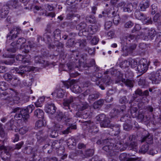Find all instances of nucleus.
Masks as SVG:
<instances>
[{
    "label": "nucleus",
    "instance_id": "44",
    "mask_svg": "<svg viewBox=\"0 0 161 161\" xmlns=\"http://www.w3.org/2000/svg\"><path fill=\"white\" fill-rule=\"evenodd\" d=\"M138 84L141 87L144 88L147 86L146 82L143 78H140L138 81Z\"/></svg>",
    "mask_w": 161,
    "mask_h": 161
},
{
    "label": "nucleus",
    "instance_id": "10",
    "mask_svg": "<svg viewBox=\"0 0 161 161\" xmlns=\"http://www.w3.org/2000/svg\"><path fill=\"white\" fill-rule=\"evenodd\" d=\"M119 7L123 8L125 12L130 13L133 9V6L131 3H125L124 2H121L118 4Z\"/></svg>",
    "mask_w": 161,
    "mask_h": 161
},
{
    "label": "nucleus",
    "instance_id": "50",
    "mask_svg": "<svg viewBox=\"0 0 161 161\" xmlns=\"http://www.w3.org/2000/svg\"><path fill=\"white\" fill-rule=\"evenodd\" d=\"M16 59L19 61H22L23 63H28V60H25V57L21 54L17 55L16 57Z\"/></svg>",
    "mask_w": 161,
    "mask_h": 161
},
{
    "label": "nucleus",
    "instance_id": "17",
    "mask_svg": "<svg viewBox=\"0 0 161 161\" xmlns=\"http://www.w3.org/2000/svg\"><path fill=\"white\" fill-rule=\"evenodd\" d=\"M36 138L37 141L41 143L45 141H48V135H44L42 131H39L36 134Z\"/></svg>",
    "mask_w": 161,
    "mask_h": 161
},
{
    "label": "nucleus",
    "instance_id": "22",
    "mask_svg": "<svg viewBox=\"0 0 161 161\" xmlns=\"http://www.w3.org/2000/svg\"><path fill=\"white\" fill-rule=\"evenodd\" d=\"M149 5V1L147 0H144L139 5L140 10L142 11H144L148 7Z\"/></svg>",
    "mask_w": 161,
    "mask_h": 161
},
{
    "label": "nucleus",
    "instance_id": "43",
    "mask_svg": "<svg viewBox=\"0 0 161 161\" xmlns=\"http://www.w3.org/2000/svg\"><path fill=\"white\" fill-rule=\"evenodd\" d=\"M94 151L93 149H88L85 151L84 155L85 158L92 156L94 153Z\"/></svg>",
    "mask_w": 161,
    "mask_h": 161
},
{
    "label": "nucleus",
    "instance_id": "38",
    "mask_svg": "<svg viewBox=\"0 0 161 161\" xmlns=\"http://www.w3.org/2000/svg\"><path fill=\"white\" fill-rule=\"evenodd\" d=\"M56 46L57 47V49L56 50L59 53L60 55L64 54V45L61 42H58Z\"/></svg>",
    "mask_w": 161,
    "mask_h": 161
},
{
    "label": "nucleus",
    "instance_id": "29",
    "mask_svg": "<svg viewBox=\"0 0 161 161\" xmlns=\"http://www.w3.org/2000/svg\"><path fill=\"white\" fill-rule=\"evenodd\" d=\"M76 18V22L79 21V20L80 17V16L79 14H75L73 13L72 12H70L67 15L66 18L68 19H72L74 18Z\"/></svg>",
    "mask_w": 161,
    "mask_h": 161
},
{
    "label": "nucleus",
    "instance_id": "56",
    "mask_svg": "<svg viewBox=\"0 0 161 161\" xmlns=\"http://www.w3.org/2000/svg\"><path fill=\"white\" fill-rule=\"evenodd\" d=\"M64 69L66 71L71 70L73 68V64L72 63H67L64 66Z\"/></svg>",
    "mask_w": 161,
    "mask_h": 161
},
{
    "label": "nucleus",
    "instance_id": "54",
    "mask_svg": "<svg viewBox=\"0 0 161 161\" xmlns=\"http://www.w3.org/2000/svg\"><path fill=\"white\" fill-rule=\"evenodd\" d=\"M130 64L131 67L132 68H134L136 67L138 65L139 61L137 59H130Z\"/></svg>",
    "mask_w": 161,
    "mask_h": 161
},
{
    "label": "nucleus",
    "instance_id": "40",
    "mask_svg": "<svg viewBox=\"0 0 161 161\" xmlns=\"http://www.w3.org/2000/svg\"><path fill=\"white\" fill-rule=\"evenodd\" d=\"M46 125L45 122L43 120H39L36 123L35 127L37 129H40L45 126Z\"/></svg>",
    "mask_w": 161,
    "mask_h": 161
},
{
    "label": "nucleus",
    "instance_id": "3",
    "mask_svg": "<svg viewBox=\"0 0 161 161\" xmlns=\"http://www.w3.org/2000/svg\"><path fill=\"white\" fill-rule=\"evenodd\" d=\"M14 94H13L14 96L12 97L9 90H7L6 91L3 92L1 94V96H6L7 97L5 98V100L7 102L10 103L11 104L13 103L17 104L19 103L20 98L18 96L19 94L18 92L14 91Z\"/></svg>",
    "mask_w": 161,
    "mask_h": 161
},
{
    "label": "nucleus",
    "instance_id": "61",
    "mask_svg": "<svg viewBox=\"0 0 161 161\" xmlns=\"http://www.w3.org/2000/svg\"><path fill=\"white\" fill-rule=\"evenodd\" d=\"M65 151L64 147H61L59 148L56 150V152L58 155H63Z\"/></svg>",
    "mask_w": 161,
    "mask_h": 161
},
{
    "label": "nucleus",
    "instance_id": "42",
    "mask_svg": "<svg viewBox=\"0 0 161 161\" xmlns=\"http://www.w3.org/2000/svg\"><path fill=\"white\" fill-rule=\"evenodd\" d=\"M149 146L147 144L142 145L141 147L139 152L140 153L144 154L148 151Z\"/></svg>",
    "mask_w": 161,
    "mask_h": 161
},
{
    "label": "nucleus",
    "instance_id": "16",
    "mask_svg": "<svg viewBox=\"0 0 161 161\" xmlns=\"http://www.w3.org/2000/svg\"><path fill=\"white\" fill-rule=\"evenodd\" d=\"M56 109V108L54 103H48L46 105L45 111L48 113L53 114L55 112Z\"/></svg>",
    "mask_w": 161,
    "mask_h": 161
},
{
    "label": "nucleus",
    "instance_id": "26",
    "mask_svg": "<svg viewBox=\"0 0 161 161\" xmlns=\"http://www.w3.org/2000/svg\"><path fill=\"white\" fill-rule=\"evenodd\" d=\"M78 43H79L80 47L81 48L84 49L86 50L88 49L89 51L90 50V49H89V48L86 46V39H81L78 40Z\"/></svg>",
    "mask_w": 161,
    "mask_h": 161
},
{
    "label": "nucleus",
    "instance_id": "47",
    "mask_svg": "<svg viewBox=\"0 0 161 161\" xmlns=\"http://www.w3.org/2000/svg\"><path fill=\"white\" fill-rule=\"evenodd\" d=\"M87 25L84 22H82L77 25L76 27V29L79 30V31H82L85 29V28L86 27Z\"/></svg>",
    "mask_w": 161,
    "mask_h": 161
},
{
    "label": "nucleus",
    "instance_id": "37",
    "mask_svg": "<svg viewBox=\"0 0 161 161\" xmlns=\"http://www.w3.org/2000/svg\"><path fill=\"white\" fill-rule=\"evenodd\" d=\"M35 115L38 118H42L44 115V113L42 110L37 108L35 111Z\"/></svg>",
    "mask_w": 161,
    "mask_h": 161
},
{
    "label": "nucleus",
    "instance_id": "64",
    "mask_svg": "<svg viewBox=\"0 0 161 161\" xmlns=\"http://www.w3.org/2000/svg\"><path fill=\"white\" fill-rule=\"evenodd\" d=\"M24 152L28 154L31 153L33 152L32 147H26L25 148Z\"/></svg>",
    "mask_w": 161,
    "mask_h": 161
},
{
    "label": "nucleus",
    "instance_id": "32",
    "mask_svg": "<svg viewBox=\"0 0 161 161\" xmlns=\"http://www.w3.org/2000/svg\"><path fill=\"white\" fill-rule=\"evenodd\" d=\"M73 86H72L70 88L72 92L77 93H80L81 92V88L78 85L75 83V82L74 83Z\"/></svg>",
    "mask_w": 161,
    "mask_h": 161
},
{
    "label": "nucleus",
    "instance_id": "52",
    "mask_svg": "<svg viewBox=\"0 0 161 161\" xmlns=\"http://www.w3.org/2000/svg\"><path fill=\"white\" fill-rule=\"evenodd\" d=\"M75 82V80H72L69 81H66L64 83V86L67 88H69L70 87V88L73 86L74 83Z\"/></svg>",
    "mask_w": 161,
    "mask_h": 161
},
{
    "label": "nucleus",
    "instance_id": "28",
    "mask_svg": "<svg viewBox=\"0 0 161 161\" xmlns=\"http://www.w3.org/2000/svg\"><path fill=\"white\" fill-rule=\"evenodd\" d=\"M100 94L98 92H96L89 95L88 98V101L91 103L98 98Z\"/></svg>",
    "mask_w": 161,
    "mask_h": 161
},
{
    "label": "nucleus",
    "instance_id": "60",
    "mask_svg": "<svg viewBox=\"0 0 161 161\" xmlns=\"http://www.w3.org/2000/svg\"><path fill=\"white\" fill-rule=\"evenodd\" d=\"M64 116V114L62 112H58L56 117L58 121H61Z\"/></svg>",
    "mask_w": 161,
    "mask_h": 161
},
{
    "label": "nucleus",
    "instance_id": "25",
    "mask_svg": "<svg viewBox=\"0 0 161 161\" xmlns=\"http://www.w3.org/2000/svg\"><path fill=\"white\" fill-rule=\"evenodd\" d=\"M112 130V134L114 136H116L119 134L120 132V126L119 125H114L110 127Z\"/></svg>",
    "mask_w": 161,
    "mask_h": 161
},
{
    "label": "nucleus",
    "instance_id": "51",
    "mask_svg": "<svg viewBox=\"0 0 161 161\" xmlns=\"http://www.w3.org/2000/svg\"><path fill=\"white\" fill-rule=\"evenodd\" d=\"M10 4L12 7L14 8H18L19 6L18 0H10Z\"/></svg>",
    "mask_w": 161,
    "mask_h": 161
},
{
    "label": "nucleus",
    "instance_id": "1",
    "mask_svg": "<svg viewBox=\"0 0 161 161\" xmlns=\"http://www.w3.org/2000/svg\"><path fill=\"white\" fill-rule=\"evenodd\" d=\"M113 140L107 139L103 141L104 143H106L103 149L106 152L108 156L111 157L115 156L117 154L119 151H123L125 148L121 147V142L120 141H117L115 143H114Z\"/></svg>",
    "mask_w": 161,
    "mask_h": 161
},
{
    "label": "nucleus",
    "instance_id": "45",
    "mask_svg": "<svg viewBox=\"0 0 161 161\" xmlns=\"http://www.w3.org/2000/svg\"><path fill=\"white\" fill-rule=\"evenodd\" d=\"M61 145L59 142L58 140L53 142L52 144L51 147L53 149L56 150L60 147Z\"/></svg>",
    "mask_w": 161,
    "mask_h": 161
},
{
    "label": "nucleus",
    "instance_id": "18",
    "mask_svg": "<svg viewBox=\"0 0 161 161\" xmlns=\"http://www.w3.org/2000/svg\"><path fill=\"white\" fill-rule=\"evenodd\" d=\"M10 148L4 150V153H2L1 155V158L4 161H10V154L9 152Z\"/></svg>",
    "mask_w": 161,
    "mask_h": 161
},
{
    "label": "nucleus",
    "instance_id": "41",
    "mask_svg": "<svg viewBox=\"0 0 161 161\" xmlns=\"http://www.w3.org/2000/svg\"><path fill=\"white\" fill-rule=\"evenodd\" d=\"M121 113V111H119V109L114 108L111 110L110 115L112 118L120 114Z\"/></svg>",
    "mask_w": 161,
    "mask_h": 161
},
{
    "label": "nucleus",
    "instance_id": "9",
    "mask_svg": "<svg viewBox=\"0 0 161 161\" xmlns=\"http://www.w3.org/2000/svg\"><path fill=\"white\" fill-rule=\"evenodd\" d=\"M135 16L138 19L142 20L144 24L148 25L152 23L151 17H147L144 14L139 12L135 13Z\"/></svg>",
    "mask_w": 161,
    "mask_h": 161
},
{
    "label": "nucleus",
    "instance_id": "63",
    "mask_svg": "<svg viewBox=\"0 0 161 161\" xmlns=\"http://www.w3.org/2000/svg\"><path fill=\"white\" fill-rule=\"evenodd\" d=\"M15 62V60L14 59H11L8 61L6 60L2 61L1 63H4L6 65H11Z\"/></svg>",
    "mask_w": 161,
    "mask_h": 161
},
{
    "label": "nucleus",
    "instance_id": "36",
    "mask_svg": "<svg viewBox=\"0 0 161 161\" xmlns=\"http://www.w3.org/2000/svg\"><path fill=\"white\" fill-rule=\"evenodd\" d=\"M131 96L129 95L127 97L123 96L120 97L119 99V102L121 104H125L129 102V98Z\"/></svg>",
    "mask_w": 161,
    "mask_h": 161
},
{
    "label": "nucleus",
    "instance_id": "39",
    "mask_svg": "<svg viewBox=\"0 0 161 161\" xmlns=\"http://www.w3.org/2000/svg\"><path fill=\"white\" fill-rule=\"evenodd\" d=\"M131 97V98L129 102V104H131V105L132 104V103L133 101H134L135 100L136 101H137L136 99L137 98H138V99H139V98L140 99H141V98H146V97H140L137 94H136L135 93V94H133V96H131V97Z\"/></svg>",
    "mask_w": 161,
    "mask_h": 161
},
{
    "label": "nucleus",
    "instance_id": "8",
    "mask_svg": "<svg viewBox=\"0 0 161 161\" xmlns=\"http://www.w3.org/2000/svg\"><path fill=\"white\" fill-rule=\"evenodd\" d=\"M148 78L152 81L153 84L159 83L161 79V69L157 70L155 73H151L148 75Z\"/></svg>",
    "mask_w": 161,
    "mask_h": 161
},
{
    "label": "nucleus",
    "instance_id": "20",
    "mask_svg": "<svg viewBox=\"0 0 161 161\" xmlns=\"http://www.w3.org/2000/svg\"><path fill=\"white\" fill-rule=\"evenodd\" d=\"M65 92L64 90L60 89L52 93V95H53V96H54V97L56 96L58 98H62L63 97L64 95Z\"/></svg>",
    "mask_w": 161,
    "mask_h": 161
},
{
    "label": "nucleus",
    "instance_id": "49",
    "mask_svg": "<svg viewBox=\"0 0 161 161\" xmlns=\"http://www.w3.org/2000/svg\"><path fill=\"white\" fill-rule=\"evenodd\" d=\"M147 33L148 37L150 39H153V38L155 36V34L154 33V31H151L147 29H146L145 31V33Z\"/></svg>",
    "mask_w": 161,
    "mask_h": 161
},
{
    "label": "nucleus",
    "instance_id": "19",
    "mask_svg": "<svg viewBox=\"0 0 161 161\" xmlns=\"http://www.w3.org/2000/svg\"><path fill=\"white\" fill-rule=\"evenodd\" d=\"M146 142L147 144L152 143L153 142V137L152 136L148 134L146 136H142L141 140V142Z\"/></svg>",
    "mask_w": 161,
    "mask_h": 161
},
{
    "label": "nucleus",
    "instance_id": "31",
    "mask_svg": "<svg viewBox=\"0 0 161 161\" xmlns=\"http://www.w3.org/2000/svg\"><path fill=\"white\" fill-rule=\"evenodd\" d=\"M122 82L124 83L126 86L130 87H133L134 86V81L132 80L129 79H123L121 80Z\"/></svg>",
    "mask_w": 161,
    "mask_h": 161
},
{
    "label": "nucleus",
    "instance_id": "34",
    "mask_svg": "<svg viewBox=\"0 0 161 161\" xmlns=\"http://www.w3.org/2000/svg\"><path fill=\"white\" fill-rule=\"evenodd\" d=\"M34 60L35 63L36 64H43L45 61L43 57L40 56H35L34 58Z\"/></svg>",
    "mask_w": 161,
    "mask_h": 161
},
{
    "label": "nucleus",
    "instance_id": "35",
    "mask_svg": "<svg viewBox=\"0 0 161 161\" xmlns=\"http://www.w3.org/2000/svg\"><path fill=\"white\" fill-rule=\"evenodd\" d=\"M61 31L58 29H57L54 31L53 33V36L57 41H58L61 39Z\"/></svg>",
    "mask_w": 161,
    "mask_h": 161
},
{
    "label": "nucleus",
    "instance_id": "24",
    "mask_svg": "<svg viewBox=\"0 0 161 161\" xmlns=\"http://www.w3.org/2000/svg\"><path fill=\"white\" fill-rule=\"evenodd\" d=\"M73 102V97L72 96H71L69 97L67 99H64L63 104L64 106L66 107H67L69 109H70V104Z\"/></svg>",
    "mask_w": 161,
    "mask_h": 161
},
{
    "label": "nucleus",
    "instance_id": "6",
    "mask_svg": "<svg viewBox=\"0 0 161 161\" xmlns=\"http://www.w3.org/2000/svg\"><path fill=\"white\" fill-rule=\"evenodd\" d=\"M21 30L19 27H14L12 29L7 35L6 43H9L14 41L17 37L18 35L20 33Z\"/></svg>",
    "mask_w": 161,
    "mask_h": 161
},
{
    "label": "nucleus",
    "instance_id": "55",
    "mask_svg": "<svg viewBox=\"0 0 161 161\" xmlns=\"http://www.w3.org/2000/svg\"><path fill=\"white\" fill-rule=\"evenodd\" d=\"M106 117L104 114H101L97 116L96 118V120L100 122L103 120Z\"/></svg>",
    "mask_w": 161,
    "mask_h": 161
},
{
    "label": "nucleus",
    "instance_id": "59",
    "mask_svg": "<svg viewBox=\"0 0 161 161\" xmlns=\"http://www.w3.org/2000/svg\"><path fill=\"white\" fill-rule=\"evenodd\" d=\"M3 77L4 79L7 81L11 80L12 78V75L8 73L4 74Z\"/></svg>",
    "mask_w": 161,
    "mask_h": 161
},
{
    "label": "nucleus",
    "instance_id": "12",
    "mask_svg": "<svg viewBox=\"0 0 161 161\" xmlns=\"http://www.w3.org/2000/svg\"><path fill=\"white\" fill-rule=\"evenodd\" d=\"M15 70L16 73L23 75L26 72L31 71V68L29 66H20L19 68H15Z\"/></svg>",
    "mask_w": 161,
    "mask_h": 161
},
{
    "label": "nucleus",
    "instance_id": "13",
    "mask_svg": "<svg viewBox=\"0 0 161 161\" xmlns=\"http://www.w3.org/2000/svg\"><path fill=\"white\" fill-rule=\"evenodd\" d=\"M85 124L86 125V126L88 127L89 126V128H90V129L89 130V131L93 135L97 133L99 131L97 126L94 125L93 122H91L90 120L85 121Z\"/></svg>",
    "mask_w": 161,
    "mask_h": 161
},
{
    "label": "nucleus",
    "instance_id": "21",
    "mask_svg": "<svg viewBox=\"0 0 161 161\" xmlns=\"http://www.w3.org/2000/svg\"><path fill=\"white\" fill-rule=\"evenodd\" d=\"M89 106L88 103L85 102H80L76 106L79 111H82L87 108Z\"/></svg>",
    "mask_w": 161,
    "mask_h": 161
},
{
    "label": "nucleus",
    "instance_id": "15",
    "mask_svg": "<svg viewBox=\"0 0 161 161\" xmlns=\"http://www.w3.org/2000/svg\"><path fill=\"white\" fill-rule=\"evenodd\" d=\"M100 27V25L97 24L94 25H90L88 26V30L89 31L90 35H93L99 31Z\"/></svg>",
    "mask_w": 161,
    "mask_h": 161
},
{
    "label": "nucleus",
    "instance_id": "27",
    "mask_svg": "<svg viewBox=\"0 0 161 161\" xmlns=\"http://www.w3.org/2000/svg\"><path fill=\"white\" fill-rule=\"evenodd\" d=\"M68 147L70 149L73 148L76 145L75 140L73 138H69L67 142Z\"/></svg>",
    "mask_w": 161,
    "mask_h": 161
},
{
    "label": "nucleus",
    "instance_id": "53",
    "mask_svg": "<svg viewBox=\"0 0 161 161\" xmlns=\"http://www.w3.org/2000/svg\"><path fill=\"white\" fill-rule=\"evenodd\" d=\"M79 34L80 35H82L86 37L90 35L89 31L88 30V28L84 30H82V31H79Z\"/></svg>",
    "mask_w": 161,
    "mask_h": 161
},
{
    "label": "nucleus",
    "instance_id": "23",
    "mask_svg": "<svg viewBox=\"0 0 161 161\" xmlns=\"http://www.w3.org/2000/svg\"><path fill=\"white\" fill-rule=\"evenodd\" d=\"M110 121L108 117H106L105 119L100 122V126L101 127H110L111 125Z\"/></svg>",
    "mask_w": 161,
    "mask_h": 161
},
{
    "label": "nucleus",
    "instance_id": "57",
    "mask_svg": "<svg viewBox=\"0 0 161 161\" xmlns=\"http://www.w3.org/2000/svg\"><path fill=\"white\" fill-rule=\"evenodd\" d=\"M28 128L27 126H24L19 129V132L21 134L24 135L28 131Z\"/></svg>",
    "mask_w": 161,
    "mask_h": 161
},
{
    "label": "nucleus",
    "instance_id": "33",
    "mask_svg": "<svg viewBox=\"0 0 161 161\" xmlns=\"http://www.w3.org/2000/svg\"><path fill=\"white\" fill-rule=\"evenodd\" d=\"M87 22L90 23L94 24L96 22V20L95 16L93 15H87L86 18Z\"/></svg>",
    "mask_w": 161,
    "mask_h": 161
},
{
    "label": "nucleus",
    "instance_id": "2",
    "mask_svg": "<svg viewBox=\"0 0 161 161\" xmlns=\"http://www.w3.org/2000/svg\"><path fill=\"white\" fill-rule=\"evenodd\" d=\"M34 108V106L33 105H29L25 108L17 107L13 109L11 113H15L14 118L16 120L22 119L26 121L29 118V114L32 113Z\"/></svg>",
    "mask_w": 161,
    "mask_h": 161
},
{
    "label": "nucleus",
    "instance_id": "4",
    "mask_svg": "<svg viewBox=\"0 0 161 161\" xmlns=\"http://www.w3.org/2000/svg\"><path fill=\"white\" fill-rule=\"evenodd\" d=\"M136 136L135 135H130L127 139V142L124 145L121 143V147L122 148H125L124 150L127 147L130 150H132L135 151H137L138 144L136 139Z\"/></svg>",
    "mask_w": 161,
    "mask_h": 161
},
{
    "label": "nucleus",
    "instance_id": "11",
    "mask_svg": "<svg viewBox=\"0 0 161 161\" xmlns=\"http://www.w3.org/2000/svg\"><path fill=\"white\" fill-rule=\"evenodd\" d=\"M108 17L109 18H113V20L115 25H118L119 22L120 18L119 14L112 10L108 11Z\"/></svg>",
    "mask_w": 161,
    "mask_h": 161
},
{
    "label": "nucleus",
    "instance_id": "62",
    "mask_svg": "<svg viewBox=\"0 0 161 161\" xmlns=\"http://www.w3.org/2000/svg\"><path fill=\"white\" fill-rule=\"evenodd\" d=\"M22 49V52H24L25 53H28L29 52L30 50H31L30 47H29L28 45H25L24 47L20 48Z\"/></svg>",
    "mask_w": 161,
    "mask_h": 161
},
{
    "label": "nucleus",
    "instance_id": "48",
    "mask_svg": "<svg viewBox=\"0 0 161 161\" xmlns=\"http://www.w3.org/2000/svg\"><path fill=\"white\" fill-rule=\"evenodd\" d=\"M131 107L130 113L132 116L135 118L137 116V109L136 107H132V105L130 106Z\"/></svg>",
    "mask_w": 161,
    "mask_h": 161
},
{
    "label": "nucleus",
    "instance_id": "46",
    "mask_svg": "<svg viewBox=\"0 0 161 161\" xmlns=\"http://www.w3.org/2000/svg\"><path fill=\"white\" fill-rule=\"evenodd\" d=\"M45 100V98L42 97L39 98L37 102L35 103V105L36 107H41L42 104Z\"/></svg>",
    "mask_w": 161,
    "mask_h": 161
},
{
    "label": "nucleus",
    "instance_id": "7",
    "mask_svg": "<svg viewBox=\"0 0 161 161\" xmlns=\"http://www.w3.org/2000/svg\"><path fill=\"white\" fill-rule=\"evenodd\" d=\"M150 62L145 58H142L139 61V64L137 66V70L140 73L145 72L147 70Z\"/></svg>",
    "mask_w": 161,
    "mask_h": 161
},
{
    "label": "nucleus",
    "instance_id": "58",
    "mask_svg": "<svg viewBox=\"0 0 161 161\" xmlns=\"http://www.w3.org/2000/svg\"><path fill=\"white\" fill-rule=\"evenodd\" d=\"M128 158L127 154L125 153L120 154L119 156L120 160L122 161H126Z\"/></svg>",
    "mask_w": 161,
    "mask_h": 161
},
{
    "label": "nucleus",
    "instance_id": "14",
    "mask_svg": "<svg viewBox=\"0 0 161 161\" xmlns=\"http://www.w3.org/2000/svg\"><path fill=\"white\" fill-rule=\"evenodd\" d=\"M43 39L44 41L48 44V48L50 49H53L55 46L52 43V39L50 35L47 33H45L43 35Z\"/></svg>",
    "mask_w": 161,
    "mask_h": 161
},
{
    "label": "nucleus",
    "instance_id": "30",
    "mask_svg": "<svg viewBox=\"0 0 161 161\" xmlns=\"http://www.w3.org/2000/svg\"><path fill=\"white\" fill-rule=\"evenodd\" d=\"M104 100L100 99L95 102L93 104V107L95 109H97L102 107L104 103Z\"/></svg>",
    "mask_w": 161,
    "mask_h": 161
},
{
    "label": "nucleus",
    "instance_id": "5",
    "mask_svg": "<svg viewBox=\"0 0 161 161\" xmlns=\"http://www.w3.org/2000/svg\"><path fill=\"white\" fill-rule=\"evenodd\" d=\"M26 39L23 37L19 38L17 41L12 42L11 45L13 47L12 48H8L7 51L8 52L14 53L15 52L16 50L19 48H21L22 45L25 43Z\"/></svg>",
    "mask_w": 161,
    "mask_h": 161
}]
</instances>
